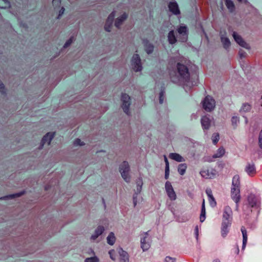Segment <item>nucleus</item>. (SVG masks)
I'll list each match as a JSON object with an SVG mask.
<instances>
[{
	"instance_id": "5fc2aeb1",
	"label": "nucleus",
	"mask_w": 262,
	"mask_h": 262,
	"mask_svg": "<svg viewBox=\"0 0 262 262\" xmlns=\"http://www.w3.org/2000/svg\"><path fill=\"white\" fill-rule=\"evenodd\" d=\"M133 203L134 207H135L137 204V195H136V193H135V194L133 196Z\"/></svg>"
},
{
	"instance_id": "5701e85b",
	"label": "nucleus",
	"mask_w": 262,
	"mask_h": 262,
	"mask_svg": "<svg viewBox=\"0 0 262 262\" xmlns=\"http://www.w3.org/2000/svg\"><path fill=\"white\" fill-rule=\"evenodd\" d=\"M168 40L170 44H174L177 41V39L174 34V31H170L168 34Z\"/></svg>"
},
{
	"instance_id": "72a5a7b5",
	"label": "nucleus",
	"mask_w": 262,
	"mask_h": 262,
	"mask_svg": "<svg viewBox=\"0 0 262 262\" xmlns=\"http://www.w3.org/2000/svg\"><path fill=\"white\" fill-rule=\"evenodd\" d=\"M10 6L8 0H0V8L6 9Z\"/></svg>"
},
{
	"instance_id": "7ed1b4c3",
	"label": "nucleus",
	"mask_w": 262,
	"mask_h": 262,
	"mask_svg": "<svg viewBox=\"0 0 262 262\" xmlns=\"http://www.w3.org/2000/svg\"><path fill=\"white\" fill-rule=\"evenodd\" d=\"M120 172L123 179L126 182H129L130 179L128 175L129 166L127 161H124L119 167Z\"/></svg>"
},
{
	"instance_id": "6e6d98bb",
	"label": "nucleus",
	"mask_w": 262,
	"mask_h": 262,
	"mask_svg": "<svg viewBox=\"0 0 262 262\" xmlns=\"http://www.w3.org/2000/svg\"><path fill=\"white\" fill-rule=\"evenodd\" d=\"M164 161L165 162V168H169V162L166 156H164Z\"/></svg>"
},
{
	"instance_id": "f3484780",
	"label": "nucleus",
	"mask_w": 262,
	"mask_h": 262,
	"mask_svg": "<svg viewBox=\"0 0 262 262\" xmlns=\"http://www.w3.org/2000/svg\"><path fill=\"white\" fill-rule=\"evenodd\" d=\"M241 230L243 235L242 250H244L246 247L248 239L247 232L246 228L244 226H242Z\"/></svg>"
},
{
	"instance_id": "bb28decb",
	"label": "nucleus",
	"mask_w": 262,
	"mask_h": 262,
	"mask_svg": "<svg viewBox=\"0 0 262 262\" xmlns=\"http://www.w3.org/2000/svg\"><path fill=\"white\" fill-rule=\"evenodd\" d=\"M169 157L170 159L174 160L177 162H182L183 161V157L177 153H171Z\"/></svg>"
},
{
	"instance_id": "13d9d810",
	"label": "nucleus",
	"mask_w": 262,
	"mask_h": 262,
	"mask_svg": "<svg viewBox=\"0 0 262 262\" xmlns=\"http://www.w3.org/2000/svg\"><path fill=\"white\" fill-rule=\"evenodd\" d=\"M170 78H171V80L173 82H176L177 81L174 79H173V77H172L171 75L170 74Z\"/></svg>"
},
{
	"instance_id": "2eb2a0df",
	"label": "nucleus",
	"mask_w": 262,
	"mask_h": 262,
	"mask_svg": "<svg viewBox=\"0 0 262 262\" xmlns=\"http://www.w3.org/2000/svg\"><path fill=\"white\" fill-rule=\"evenodd\" d=\"M168 8L169 11L175 15H178L180 13L178 5L176 2H170L168 4Z\"/></svg>"
},
{
	"instance_id": "6e6552de",
	"label": "nucleus",
	"mask_w": 262,
	"mask_h": 262,
	"mask_svg": "<svg viewBox=\"0 0 262 262\" xmlns=\"http://www.w3.org/2000/svg\"><path fill=\"white\" fill-rule=\"evenodd\" d=\"M200 174L202 177L206 179H212L216 175V170L212 168H207L200 171Z\"/></svg>"
},
{
	"instance_id": "f704fd0d",
	"label": "nucleus",
	"mask_w": 262,
	"mask_h": 262,
	"mask_svg": "<svg viewBox=\"0 0 262 262\" xmlns=\"http://www.w3.org/2000/svg\"><path fill=\"white\" fill-rule=\"evenodd\" d=\"M166 192L170 200L174 201L176 199L177 196L173 189L169 190V191H166Z\"/></svg>"
},
{
	"instance_id": "8fccbe9b",
	"label": "nucleus",
	"mask_w": 262,
	"mask_h": 262,
	"mask_svg": "<svg viewBox=\"0 0 262 262\" xmlns=\"http://www.w3.org/2000/svg\"><path fill=\"white\" fill-rule=\"evenodd\" d=\"M164 100V92L161 91L159 94V102L160 104H162Z\"/></svg>"
},
{
	"instance_id": "393cba45",
	"label": "nucleus",
	"mask_w": 262,
	"mask_h": 262,
	"mask_svg": "<svg viewBox=\"0 0 262 262\" xmlns=\"http://www.w3.org/2000/svg\"><path fill=\"white\" fill-rule=\"evenodd\" d=\"M225 5L230 12H233L234 11L235 6L231 0H226Z\"/></svg>"
},
{
	"instance_id": "c03bdc74",
	"label": "nucleus",
	"mask_w": 262,
	"mask_h": 262,
	"mask_svg": "<svg viewBox=\"0 0 262 262\" xmlns=\"http://www.w3.org/2000/svg\"><path fill=\"white\" fill-rule=\"evenodd\" d=\"M73 40V37H71L69 39H68L66 43H64L63 47L64 48H68L69 46L71 45V44L72 43Z\"/></svg>"
},
{
	"instance_id": "09e8293b",
	"label": "nucleus",
	"mask_w": 262,
	"mask_h": 262,
	"mask_svg": "<svg viewBox=\"0 0 262 262\" xmlns=\"http://www.w3.org/2000/svg\"><path fill=\"white\" fill-rule=\"evenodd\" d=\"M239 57L242 59L245 58L247 55L246 53L242 49H240L238 52Z\"/></svg>"
},
{
	"instance_id": "864d4df0",
	"label": "nucleus",
	"mask_w": 262,
	"mask_h": 262,
	"mask_svg": "<svg viewBox=\"0 0 262 262\" xmlns=\"http://www.w3.org/2000/svg\"><path fill=\"white\" fill-rule=\"evenodd\" d=\"M65 11V9L63 7H62L60 10H59V14L57 16V19H59L60 16L64 13V12Z\"/></svg>"
},
{
	"instance_id": "49530a36",
	"label": "nucleus",
	"mask_w": 262,
	"mask_h": 262,
	"mask_svg": "<svg viewBox=\"0 0 262 262\" xmlns=\"http://www.w3.org/2000/svg\"><path fill=\"white\" fill-rule=\"evenodd\" d=\"M0 92L3 94H6L5 87L3 82L0 81Z\"/></svg>"
},
{
	"instance_id": "e433bc0d",
	"label": "nucleus",
	"mask_w": 262,
	"mask_h": 262,
	"mask_svg": "<svg viewBox=\"0 0 262 262\" xmlns=\"http://www.w3.org/2000/svg\"><path fill=\"white\" fill-rule=\"evenodd\" d=\"M213 143L215 145L219 140V134L218 133L213 134L212 136Z\"/></svg>"
},
{
	"instance_id": "e2e57ef3",
	"label": "nucleus",
	"mask_w": 262,
	"mask_h": 262,
	"mask_svg": "<svg viewBox=\"0 0 262 262\" xmlns=\"http://www.w3.org/2000/svg\"><path fill=\"white\" fill-rule=\"evenodd\" d=\"M239 2H242V0H238Z\"/></svg>"
},
{
	"instance_id": "a878e982",
	"label": "nucleus",
	"mask_w": 262,
	"mask_h": 262,
	"mask_svg": "<svg viewBox=\"0 0 262 262\" xmlns=\"http://www.w3.org/2000/svg\"><path fill=\"white\" fill-rule=\"evenodd\" d=\"M221 41L223 44L224 48L226 49H227L229 48L231 45V42L228 38L221 36Z\"/></svg>"
},
{
	"instance_id": "79ce46f5",
	"label": "nucleus",
	"mask_w": 262,
	"mask_h": 262,
	"mask_svg": "<svg viewBox=\"0 0 262 262\" xmlns=\"http://www.w3.org/2000/svg\"><path fill=\"white\" fill-rule=\"evenodd\" d=\"M74 144L75 146H81L84 145V143L82 142L80 139H76L74 141Z\"/></svg>"
},
{
	"instance_id": "ddd939ff",
	"label": "nucleus",
	"mask_w": 262,
	"mask_h": 262,
	"mask_svg": "<svg viewBox=\"0 0 262 262\" xmlns=\"http://www.w3.org/2000/svg\"><path fill=\"white\" fill-rule=\"evenodd\" d=\"M118 253L120 255L119 262H129V255L127 252L120 248L118 250Z\"/></svg>"
},
{
	"instance_id": "a19ab883",
	"label": "nucleus",
	"mask_w": 262,
	"mask_h": 262,
	"mask_svg": "<svg viewBox=\"0 0 262 262\" xmlns=\"http://www.w3.org/2000/svg\"><path fill=\"white\" fill-rule=\"evenodd\" d=\"M110 254V258L113 260H115L116 259V252L114 250H111L108 252Z\"/></svg>"
},
{
	"instance_id": "bf43d9fd",
	"label": "nucleus",
	"mask_w": 262,
	"mask_h": 262,
	"mask_svg": "<svg viewBox=\"0 0 262 262\" xmlns=\"http://www.w3.org/2000/svg\"><path fill=\"white\" fill-rule=\"evenodd\" d=\"M213 262H221L220 260L218 259H216L213 261Z\"/></svg>"
},
{
	"instance_id": "c9c22d12",
	"label": "nucleus",
	"mask_w": 262,
	"mask_h": 262,
	"mask_svg": "<svg viewBox=\"0 0 262 262\" xmlns=\"http://www.w3.org/2000/svg\"><path fill=\"white\" fill-rule=\"evenodd\" d=\"M187 28L186 26H180L178 29V32L181 34H185L187 35Z\"/></svg>"
},
{
	"instance_id": "c85d7f7f",
	"label": "nucleus",
	"mask_w": 262,
	"mask_h": 262,
	"mask_svg": "<svg viewBox=\"0 0 262 262\" xmlns=\"http://www.w3.org/2000/svg\"><path fill=\"white\" fill-rule=\"evenodd\" d=\"M251 109V105L248 103H243L240 110H239V112L240 113H246V112H249Z\"/></svg>"
},
{
	"instance_id": "a211bd4d",
	"label": "nucleus",
	"mask_w": 262,
	"mask_h": 262,
	"mask_svg": "<svg viewBox=\"0 0 262 262\" xmlns=\"http://www.w3.org/2000/svg\"><path fill=\"white\" fill-rule=\"evenodd\" d=\"M145 236L141 239V247L144 251L147 250L150 246L148 242H146V238L148 235V232L145 233Z\"/></svg>"
},
{
	"instance_id": "4be33fe9",
	"label": "nucleus",
	"mask_w": 262,
	"mask_h": 262,
	"mask_svg": "<svg viewBox=\"0 0 262 262\" xmlns=\"http://www.w3.org/2000/svg\"><path fill=\"white\" fill-rule=\"evenodd\" d=\"M206 210H205V200H203L202 204V208H201V212L200 216V220L201 222H203L205 219H206Z\"/></svg>"
},
{
	"instance_id": "aec40b11",
	"label": "nucleus",
	"mask_w": 262,
	"mask_h": 262,
	"mask_svg": "<svg viewBox=\"0 0 262 262\" xmlns=\"http://www.w3.org/2000/svg\"><path fill=\"white\" fill-rule=\"evenodd\" d=\"M210 119L207 116H203L201 119V124L204 129H207L210 125Z\"/></svg>"
},
{
	"instance_id": "0eeeda50",
	"label": "nucleus",
	"mask_w": 262,
	"mask_h": 262,
	"mask_svg": "<svg viewBox=\"0 0 262 262\" xmlns=\"http://www.w3.org/2000/svg\"><path fill=\"white\" fill-rule=\"evenodd\" d=\"M232 211L230 207L226 206L224 207L223 214L222 222H232Z\"/></svg>"
},
{
	"instance_id": "f03ea898",
	"label": "nucleus",
	"mask_w": 262,
	"mask_h": 262,
	"mask_svg": "<svg viewBox=\"0 0 262 262\" xmlns=\"http://www.w3.org/2000/svg\"><path fill=\"white\" fill-rule=\"evenodd\" d=\"M177 67L179 75L178 81L188 83L190 80V74L188 68L181 63H178Z\"/></svg>"
},
{
	"instance_id": "f257e3e1",
	"label": "nucleus",
	"mask_w": 262,
	"mask_h": 262,
	"mask_svg": "<svg viewBox=\"0 0 262 262\" xmlns=\"http://www.w3.org/2000/svg\"><path fill=\"white\" fill-rule=\"evenodd\" d=\"M231 197L236 204V209L238 207V203L241 200L240 194V180L239 176L235 175L232 179V186L231 188Z\"/></svg>"
},
{
	"instance_id": "052dcab7",
	"label": "nucleus",
	"mask_w": 262,
	"mask_h": 262,
	"mask_svg": "<svg viewBox=\"0 0 262 262\" xmlns=\"http://www.w3.org/2000/svg\"><path fill=\"white\" fill-rule=\"evenodd\" d=\"M48 189V186H47L45 187V190H47Z\"/></svg>"
},
{
	"instance_id": "37998d69",
	"label": "nucleus",
	"mask_w": 262,
	"mask_h": 262,
	"mask_svg": "<svg viewBox=\"0 0 262 262\" xmlns=\"http://www.w3.org/2000/svg\"><path fill=\"white\" fill-rule=\"evenodd\" d=\"M52 3L55 8L59 7L61 4V0H53Z\"/></svg>"
},
{
	"instance_id": "de8ad7c7",
	"label": "nucleus",
	"mask_w": 262,
	"mask_h": 262,
	"mask_svg": "<svg viewBox=\"0 0 262 262\" xmlns=\"http://www.w3.org/2000/svg\"><path fill=\"white\" fill-rule=\"evenodd\" d=\"M176 258L170 256H166L165 258V262H176Z\"/></svg>"
},
{
	"instance_id": "1a4fd4ad",
	"label": "nucleus",
	"mask_w": 262,
	"mask_h": 262,
	"mask_svg": "<svg viewBox=\"0 0 262 262\" xmlns=\"http://www.w3.org/2000/svg\"><path fill=\"white\" fill-rule=\"evenodd\" d=\"M55 135V132H49L46 135H45L41 141L40 145L39 147V149H41L42 148L43 145L48 143V145L50 144L51 141L53 139Z\"/></svg>"
},
{
	"instance_id": "ea45409f",
	"label": "nucleus",
	"mask_w": 262,
	"mask_h": 262,
	"mask_svg": "<svg viewBox=\"0 0 262 262\" xmlns=\"http://www.w3.org/2000/svg\"><path fill=\"white\" fill-rule=\"evenodd\" d=\"M173 187L171 185V184L170 182L169 181H167L166 183H165V189H166V191H169V190H171L172 189H173Z\"/></svg>"
},
{
	"instance_id": "9b49d317",
	"label": "nucleus",
	"mask_w": 262,
	"mask_h": 262,
	"mask_svg": "<svg viewBox=\"0 0 262 262\" xmlns=\"http://www.w3.org/2000/svg\"><path fill=\"white\" fill-rule=\"evenodd\" d=\"M115 17V12L113 11L108 16L104 26V29L107 32H110L112 27L113 23Z\"/></svg>"
},
{
	"instance_id": "2f4dec72",
	"label": "nucleus",
	"mask_w": 262,
	"mask_h": 262,
	"mask_svg": "<svg viewBox=\"0 0 262 262\" xmlns=\"http://www.w3.org/2000/svg\"><path fill=\"white\" fill-rule=\"evenodd\" d=\"M187 168V165L185 163L180 164H179L178 171L181 175H184L185 173L186 170Z\"/></svg>"
},
{
	"instance_id": "4d7b16f0",
	"label": "nucleus",
	"mask_w": 262,
	"mask_h": 262,
	"mask_svg": "<svg viewBox=\"0 0 262 262\" xmlns=\"http://www.w3.org/2000/svg\"><path fill=\"white\" fill-rule=\"evenodd\" d=\"M249 203L252 207H254L256 205V202H253V201L251 202L249 199Z\"/></svg>"
},
{
	"instance_id": "4c0bfd02",
	"label": "nucleus",
	"mask_w": 262,
	"mask_h": 262,
	"mask_svg": "<svg viewBox=\"0 0 262 262\" xmlns=\"http://www.w3.org/2000/svg\"><path fill=\"white\" fill-rule=\"evenodd\" d=\"M85 262H99V259L96 256L86 258Z\"/></svg>"
},
{
	"instance_id": "423d86ee",
	"label": "nucleus",
	"mask_w": 262,
	"mask_h": 262,
	"mask_svg": "<svg viewBox=\"0 0 262 262\" xmlns=\"http://www.w3.org/2000/svg\"><path fill=\"white\" fill-rule=\"evenodd\" d=\"M131 62L133 69L135 71H141L142 70V67L141 63V59L138 54H135L133 56Z\"/></svg>"
},
{
	"instance_id": "b1692460",
	"label": "nucleus",
	"mask_w": 262,
	"mask_h": 262,
	"mask_svg": "<svg viewBox=\"0 0 262 262\" xmlns=\"http://www.w3.org/2000/svg\"><path fill=\"white\" fill-rule=\"evenodd\" d=\"M24 192H25L24 191H21L19 193H14V194H9V195L5 196L4 197L1 198L0 199L1 200H7V199H14L15 198L19 197V196H21L23 194H24Z\"/></svg>"
},
{
	"instance_id": "680f3d73",
	"label": "nucleus",
	"mask_w": 262,
	"mask_h": 262,
	"mask_svg": "<svg viewBox=\"0 0 262 262\" xmlns=\"http://www.w3.org/2000/svg\"><path fill=\"white\" fill-rule=\"evenodd\" d=\"M102 201H103V203L104 204V203H105V202H104V199H102Z\"/></svg>"
},
{
	"instance_id": "20e7f679",
	"label": "nucleus",
	"mask_w": 262,
	"mask_h": 262,
	"mask_svg": "<svg viewBox=\"0 0 262 262\" xmlns=\"http://www.w3.org/2000/svg\"><path fill=\"white\" fill-rule=\"evenodd\" d=\"M215 105V100L212 97L208 95L205 98L203 102V107L206 111L211 112L214 109Z\"/></svg>"
},
{
	"instance_id": "6ab92c4d",
	"label": "nucleus",
	"mask_w": 262,
	"mask_h": 262,
	"mask_svg": "<svg viewBox=\"0 0 262 262\" xmlns=\"http://www.w3.org/2000/svg\"><path fill=\"white\" fill-rule=\"evenodd\" d=\"M231 222H222V228H221V234L223 237H225L229 232L228 228L230 226Z\"/></svg>"
},
{
	"instance_id": "c756f323",
	"label": "nucleus",
	"mask_w": 262,
	"mask_h": 262,
	"mask_svg": "<svg viewBox=\"0 0 262 262\" xmlns=\"http://www.w3.org/2000/svg\"><path fill=\"white\" fill-rule=\"evenodd\" d=\"M145 50L147 54H150L154 50V46L151 43H149L148 41H145Z\"/></svg>"
},
{
	"instance_id": "9d476101",
	"label": "nucleus",
	"mask_w": 262,
	"mask_h": 262,
	"mask_svg": "<svg viewBox=\"0 0 262 262\" xmlns=\"http://www.w3.org/2000/svg\"><path fill=\"white\" fill-rule=\"evenodd\" d=\"M232 35L234 40L240 46L247 49H250L249 45L236 32H233Z\"/></svg>"
},
{
	"instance_id": "0e129e2a",
	"label": "nucleus",
	"mask_w": 262,
	"mask_h": 262,
	"mask_svg": "<svg viewBox=\"0 0 262 262\" xmlns=\"http://www.w3.org/2000/svg\"><path fill=\"white\" fill-rule=\"evenodd\" d=\"M237 251H238V252L239 251V249H238V248H237Z\"/></svg>"
},
{
	"instance_id": "dca6fc26",
	"label": "nucleus",
	"mask_w": 262,
	"mask_h": 262,
	"mask_svg": "<svg viewBox=\"0 0 262 262\" xmlns=\"http://www.w3.org/2000/svg\"><path fill=\"white\" fill-rule=\"evenodd\" d=\"M128 15L124 13L120 17H118L115 22V26L117 28H119L122 23L127 18Z\"/></svg>"
},
{
	"instance_id": "3c124183",
	"label": "nucleus",
	"mask_w": 262,
	"mask_h": 262,
	"mask_svg": "<svg viewBox=\"0 0 262 262\" xmlns=\"http://www.w3.org/2000/svg\"><path fill=\"white\" fill-rule=\"evenodd\" d=\"M169 175V168L167 167L165 169V179H168Z\"/></svg>"
},
{
	"instance_id": "58836bf2",
	"label": "nucleus",
	"mask_w": 262,
	"mask_h": 262,
	"mask_svg": "<svg viewBox=\"0 0 262 262\" xmlns=\"http://www.w3.org/2000/svg\"><path fill=\"white\" fill-rule=\"evenodd\" d=\"M231 122L232 125L234 127H236L237 125V122H239V118L237 116H233L231 119Z\"/></svg>"
},
{
	"instance_id": "603ef678",
	"label": "nucleus",
	"mask_w": 262,
	"mask_h": 262,
	"mask_svg": "<svg viewBox=\"0 0 262 262\" xmlns=\"http://www.w3.org/2000/svg\"><path fill=\"white\" fill-rule=\"evenodd\" d=\"M194 234L195 236V238L196 240H198L199 238V227L198 226H196L194 229Z\"/></svg>"
},
{
	"instance_id": "a18cd8bd",
	"label": "nucleus",
	"mask_w": 262,
	"mask_h": 262,
	"mask_svg": "<svg viewBox=\"0 0 262 262\" xmlns=\"http://www.w3.org/2000/svg\"><path fill=\"white\" fill-rule=\"evenodd\" d=\"M258 146L262 149V130L260 132L258 137Z\"/></svg>"
},
{
	"instance_id": "412c9836",
	"label": "nucleus",
	"mask_w": 262,
	"mask_h": 262,
	"mask_svg": "<svg viewBox=\"0 0 262 262\" xmlns=\"http://www.w3.org/2000/svg\"><path fill=\"white\" fill-rule=\"evenodd\" d=\"M104 228L103 226H99L95 230V234L91 236V239L95 240L104 231Z\"/></svg>"
},
{
	"instance_id": "cd10ccee",
	"label": "nucleus",
	"mask_w": 262,
	"mask_h": 262,
	"mask_svg": "<svg viewBox=\"0 0 262 262\" xmlns=\"http://www.w3.org/2000/svg\"><path fill=\"white\" fill-rule=\"evenodd\" d=\"M143 185V182L142 178H140L138 179V180L137 181V188L135 192V193L136 195H138L139 194L141 190H142V187Z\"/></svg>"
},
{
	"instance_id": "473e14b6",
	"label": "nucleus",
	"mask_w": 262,
	"mask_h": 262,
	"mask_svg": "<svg viewBox=\"0 0 262 262\" xmlns=\"http://www.w3.org/2000/svg\"><path fill=\"white\" fill-rule=\"evenodd\" d=\"M225 152V150L223 147H220L217 150L216 154L213 156V158H220L222 157Z\"/></svg>"
},
{
	"instance_id": "4468645a",
	"label": "nucleus",
	"mask_w": 262,
	"mask_h": 262,
	"mask_svg": "<svg viewBox=\"0 0 262 262\" xmlns=\"http://www.w3.org/2000/svg\"><path fill=\"white\" fill-rule=\"evenodd\" d=\"M206 193L208 197V201L210 205L212 207H214L215 206H216V202L212 195L211 189L210 188H207L206 190Z\"/></svg>"
},
{
	"instance_id": "f8f14e48",
	"label": "nucleus",
	"mask_w": 262,
	"mask_h": 262,
	"mask_svg": "<svg viewBox=\"0 0 262 262\" xmlns=\"http://www.w3.org/2000/svg\"><path fill=\"white\" fill-rule=\"evenodd\" d=\"M245 170L251 177H253L256 173L255 164L253 163H248L245 168Z\"/></svg>"
},
{
	"instance_id": "7c9ffc66",
	"label": "nucleus",
	"mask_w": 262,
	"mask_h": 262,
	"mask_svg": "<svg viewBox=\"0 0 262 262\" xmlns=\"http://www.w3.org/2000/svg\"><path fill=\"white\" fill-rule=\"evenodd\" d=\"M116 238L114 233L111 232L107 237V242L110 245H113L115 242Z\"/></svg>"
},
{
	"instance_id": "39448f33",
	"label": "nucleus",
	"mask_w": 262,
	"mask_h": 262,
	"mask_svg": "<svg viewBox=\"0 0 262 262\" xmlns=\"http://www.w3.org/2000/svg\"><path fill=\"white\" fill-rule=\"evenodd\" d=\"M130 98L128 95L123 93L121 96V100L122 101V107L124 112L127 115L129 114V106L130 105Z\"/></svg>"
}]
</instances>
